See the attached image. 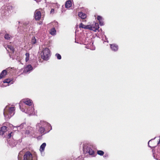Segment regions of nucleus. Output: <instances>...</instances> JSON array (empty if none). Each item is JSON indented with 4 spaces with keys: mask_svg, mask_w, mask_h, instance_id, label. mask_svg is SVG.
Listing matches in <instances>:
<instances>
[{
    "mask_svg": "<svg viewBox=\"0 0 160 160\" xmlns=\"http://www.w3.org/2000/svg\"><path fill=\"white\" fill-rule=\"evenodd\" d=\"M37 40L35 37H33L31 39V43L32 44H34L36 43Z\"/></svg>",
    "mask_w": 160,
    "mask_h": 160,
    "instance_id": "24",
    "label": "nucleus"
},
{
    "mask_svg": "<svg viewBox=\"0 0 160 160\" xmlns=\"http://www.w3.org/2000/svg\"><path fill=\"white\" fill-rule=\"evenodd\" d=\"M15 108L14 107L6 106L3 110V114L5 119H9L14 114Z\"/></svg>",
    "mask_w": 160,
    "mask_h": 160,
    "instance_id": "4",
    "label": "nucleus"
},
{
    "mask_svg": "<svg viewBox=\"0 0 160 160\" xmlns=\"http://www.w3.org/2000/svg\"><path fill=\"white\" fill-rule=\"evenodd\" d=\"M33 70V68L30 64L27 65L25 68L23 72L25 73H30L31 71Z\"/></svg>",
    "mask_w": 160,
    "mask_h": 160,
    "instance_id": "12",
    "label": "nucleus"
},
{
    "mask_svg": "<svg viewBox=\"0 0 160 160\" xmlns=\"http://www.w3.org/2000/svg\"><path fill=\"white\" fill-rule=\"evenodd\" d=\"M46 146V144L45 142H44L40 146L39 149V151L41 153L43 152L45 149V148Z\"/></svg>",
    "mask_w": 160,
    "mask_h": 160,
    "instance_id": "19",
    "label": "nucleus"
},
{
    "mask_svg": "<svg viewBox=\"0 0 160 160\" xmlns=\"http://www.w3.org/2000/svg\"><path fill=\"white\" fill-rule=\"evenodd\" d=\"M160 143V139H159V141L158 142V144H159Z\"/></svg>",
    "mask_w": 160,
    "mask_h": 160,
    "instance_id": "41",
    "label": "nucleus"
},
{
    "mask_svg": "<svg viewBox=\"0 0 160 160\" xmlns=\"http://www.w3.org/2000/svg\"><path fill=\"white\" fill-rule=\"evenodd\" d=\"M6 32V31L2 30L0 32V34H5V33Z\"/></svg>",
    "mask_w": 160,
    "mask_h": 160,
    "instance_id": "36",
    "label": "nucleus"
},
{
    "mask_svg": "<svg viewBox=\"0 0 160 160\" xmlns=\"http://www.w3.org/2000/svg\"><path fill=\"white\" fill-rule=\"evenodd\" d=\"M55 56L57 57L58 59L60 60L61 59V56L58 53H56L55 54Z\"/></svg>",
    "mask_w": 160,
    "mask_h": 160,
    "instance_id": "31",
    "label": "nucleus"
},
{
    "mask_svg": "<svg viewBox=\"0 0 160 160\" xmlns=\"http://www.w3.org/2000/svg\"><path fill=\"white\" fill-rule=\"evenodd\" d=\"M97 19L99 22V23L100 26H103L104 25L103 19L102 17L100 16H98L97 17Z\"/></svg>",
    "mask_w": 160,
    "mask_h": 160,
    "instance_id": "16",
    "label": "nucleus"
},
{
    "mask_svg": "<svg viewBox=\"0 0 160 160\" xmlns=\"http://www.w3.org/2000/svg\"><path fill=\"white\" fill-rule=\"evenodd\" d=\"M7 73V71L6 70H3L0 74V78L1 79L3 78Z\"/></svg>",
    "mask_w": 160,
    "mask_h": 160,
    "instance_id": "22",
    "label": "nucleus"
},
{
    "mask_svg": "<svg viewBox=\"0 0 160 160\" xmlns=\"http://www.w3.org/2000/svg\"><path fill=\"white\" fill-rule=\"evenodd\" d=\"M92 31L94 32H96L97 30H98L99 28V25L97 23H95L94 26H92Z\"/></svg>",
    "mask_w": 160,
    "mask_h": 160,
    "instance_id": "21",
    "label": "nucleus"
},
{
    "mask_svg": "<svg viewBox=\"0 0 160 160\" xmlns=\"http://www.w3.org/2000/svg\"><path fill=\"white\" fill-rule=\"evenodd\" d=\"M92 26L91 25H86L85 29H88L91 30H92Z\"/></svg>",
    "mask_w": 160,
    "mask_h": 160,
    "instance_id": "26",
    "label": "nucleus"
},
{
    "mask_svg": "<svg viewBox=\"0 0 160 160\" xmlns=\"http://www.w3.org/2000/svg\"><path fill=\"white\" fill-rule=\"evenodd\" d=\"M50 56V51L48 48L43 49L41 53L42 58L44 60H48Z\"/></svg>",
    "mask_w": 160,
    "mask_h": 160,
    "instance_id": "5",
    "label": "nucleus"
},
{
    "mask_svg": "<svg viewBox=\"0 0 160 160\" xmlns=\"http://www.w3.org/2000/svg\"><path fill=\"white\" fill-rule=\"evenodd\" d=\"M25 55L26 56L25 61L26 62H27L29 60L30 54L29 53L26 52Z\"/></svg>",
    "mask_w": 160,
    "mask_h": 160,
    "instance_id": "25",
    "label": "nucleus"
},
{
    "mask_svg": "<svg viewBox=\"0 0 160 160\" xmlns=\"http://www.w3.org/2000/svg\"><path fill=\"white\" fill-rule=\"evenodd\" d=\"M20 28V26H18V32H19V29Z\"/></svg>",
    "mask_w": 160,
    "mask_h": 160,
    "instance_id": "39",
    "label": "nucleus"
},
{
    "mask_svg": "<svg viewBox=\"0 0 160 160\" xmlns=\"http://www.w3.org/2000/svg\"><path fill=\"white\" fill-rule=\"evenodd\" d=\"M97 154L101 156H103L104 154V152L102 150H98L97 151Z\"/></svg>",
    "mask_w": 160,
    "mask_h": 160,
    "instance_id": "28",
    "label": "nucleus"
},
{
    "mask_svg": "<svg viewBox=\"0 0 160 160\" xmlns=\"http://www.w3.org/2000/svg\"><path fill=\"white\" fill-rule=\"evenodd\" d=\"M111 50L114 52L118 51V45L115 44H112L110 45Z\"/></svg>",
    "mask_w": 160,
    "mask_h": 160,
    "instance_id": "15",
    "label": "nucleus"
},
{
    "mask_svg": "<svg viewBox=\"0 0 160 160\" xmlns=\"http://www.w3.org/2000/svg\"><path fill=\"white\" fill-rule=\"evenodd\" d=\"M4 38L6 40H10L12 38V36L6 32L5 33Z\"/></svg>",
    "mask_w": 160,
    "mask_h": 160,
    "instance_id": "18",
    "label": "nucleus"
},
{
    "mask_svg": "<svg viewBox=\"0 0 160 160\" xmlns=\"http://www.w3.org/2000/svg\"><path fill=\"white\" fill-rule=\"evenodd\" d=\"M17 22L18 23V24H20V23L21 24H22V23L21 22H19V21H18Z\"/></svg>",
    "mask_w": 160,
    "mask_h": 160,
    "instance_id": "40",
    "label": "nucleus"
},
{
    "mask_svg": "<svg viewBox=\"0 0 160 160\" xmlns=\"http://www.w3.org/2000/svg\"><path fill=\"white\" fill-rule=\"evenodd\" d=\"M156 138V137H155L154 138H153V139H151L150 140L148 141V146L150 148H156V146H153L151 147V146H150L149 145V142H152V140H154V139H155V138Z\"/></svg>",
    "mask_w": 160,
    "mask_h": 160,
    "instance_id": "29",
    "label": "nucleus"
},
{
    "mask_svg": "<svg viewBox=\"0 0 160 160\" xmlns=\"http://www.w3.org/2000/svg\"><path fill=\"white\" fill-rule=\"evenodd\" d=\"M26 124L25 122L22 123L20 125L14 127V129H15V130H16V128H17V130L18 131H19L21 129H22L25 126Z\"/></svg>",
    "mask_w": 160,
    "mask_h": 160,
    "instance_id": "14",
    "label": "nucleus"
},
{
    "mask_svg": "<svg viewBox=\"0 0 160 160\" xmlns=\"http://www.w3.org/2000/svg\"><path fill=\"white\" fill-rule=\"evenodd\" d=\"M153 157L157 160H160V147H158L157 149H152Z\"/></svg>",
    "mask_w": 160,
    "mask_h": 160,
    "instance_id": "8",
    "label": "nucleus"
},
{
    "mask_svg": "<svg viewBox=\"0 0 160 160\" xmlns=\"http://www.w3.org/2000/svg\"><path fill=\"white\" fill-rule=\"evenodd\" d=\"M54 9L52 8L51 9V13H52V12H54Z\"/></svg>",
    "mask_w": 160,
    "mask_h": 160,
    "instance_id": "38",
    "label": "nucleus"
},
{
    "mask_svg": "<svg viewBox=\"0 0 160 160\" xmlns=\"http://www.w3.org/2000/svg\"><path fill=\"white\" fill-rule=\"evenodd\" d=\"M22 102L24 103L25 105H27L26 107H24L23 105L22 107V102H21L19 103V107L20 109L22 112H25L26 113L29 114V115H33L35 114L34 109L33 108V104L32 100L29 98H26L22 100Z\"/></svg>",
    "mask_w": 160,
    "mask_h": 160,
    "instance_id": "1",
    "label": "nucleus"
},
{
    "mask_svg": "<svg viewBox=\"0 0 160 160\" xmlns=\"http://www.w3.org/2000/svg\"><path fill=\"white\" fill-rule=\"evenodd\" d=\"M54 25L55 26V27H58V23L57 22H54Z\"/></svg>",
    "mask_w": 160,
    "mask_h": 160,
    "instance_id": "37",
    "label": "nucleus"
},
{
    "mask_svg": "<svg viewBox=\"0 0 160 160\" xmlns=\"http://www.w3.org/2000/svg\"><path fill=\"white\" fill-rule=\"evenodd\" d=\"M19 29V32H20V33H22V32H21V31H20V29Z\"/></svg>",
    "mask_w": 160,
    "mask_h": 160,
    "instance_id": "42",
    "label": "nucleus"
},
{
    "mask_svg": "<svg viewBox=\"0 0 160 160\" xmlns=\"http://www.w3.org/2000/svg\"><path fill=\"white\" fill-rule=\"evenodd\" d=\"M7 141L9 145L11 147H13L15 146L18 143L21 142L22 141V140L21 139H19L18 141H17L14 139H10L7 140Z\"/></svg>",
    "mask_w": 160,
    "mask_h": 160,
    "instance_id": "9",
    "label": "nucleus"
},
{
    "mask_svg": "<svg viewBox=\"0 0 160 160\" xmlns=\"http://www.w3.org/2000/svg\"><path fill=\"white\" fill-rule=\"evenodd\" d=\"M34 18L36 20H38L41 18V12L40 11H36L34 13Z\"/></svg>",
    "mask_w": 160,
    "mask_h": 160,
    "instance_id": "13",
    "label": "nucleus"
},
{
    "mask_svg": "<svg viewBox=\"0 0 160 160\" xmlns=\"http://www.w3.org/2000/svg\"><path fill=\"white\" fill-rule=\"evenodd\" d=\"M12 133V132H11L10 133L8 134L7 136V138H8V140L10 139V138L11 137Z\"/></svg>",
    "mask_w": 160,
    "mask_h": 160,
    "instance_id": "35",
    "label": "nucleus"
},
{
    "mask_svg": "<svg viewBox=\"0 0 160 160\" xmlns=\"http://www.w3.org/2000/svg\"><path fill=\"white\" fill-rule=\"evenodd\" d=\"M12 8V7L10 5H4L2 7L1 9V12L3 16H7L9 14V10Z\"/></svg>",
    "mask_w": 160,
    "mask_h": 160,
    "instance_id": "6",
    "label": "nucleus"
},
{
    "mask_svg": "<svg viewBox=\"0 0 160 160\" xmlns=\"http://www.w3.org/2000/svg\"><path fill=\"white\" fill-rule=\"evenodd\" d=\"M7 47L8 49H10L13 52H14V49L13 47L11 45H8Z\"/></svg>",
    "mask_w": 160,
    "mask_h": 160,
    "instance_id": "27",
    "label": "nucleus"
},
{
    "mask_svg": "<svg viewBox=\"0 0 160 160\" xmlns=\"http://www.w3.org/2000/svg\"><path fill=\"white\" fill-rule=\"evenodd\" d=\"M83 150L85 154V158H91L95 156L94 151L89 144H84L83 145Z\"/></svg>",
    "mask_w": 160,
    "mask_h": 160,
    "instance_id": "3",
    "label": "nucleus"
},
{
    "mask_svg": "<svg viewBox=\"0 0 160 160\" xmlns=\"http://www.w3.org/2000/svg\"><path fill=\"white\" fill-rule=\"evenodd\" d=\"M85 26H86V25H84L83 23H81L80 24V25H79V27L80 28H82L85 29Z\"/></svg>",
    "mask_w": 160,
    "mask_h": 160,
    "instance_id": "32",
    "label": "nucleus"
},
{
    "mask_svg": "<svg viewBox=\"0 0 160 160\" xmlns=\"http://www.w3.org/2000/svg\"><path fill=\"white\" fill-rule=\"evenodd\" d=\"M56 31L55 30V28H53L51 29L50 33L52 35H56Z\"/></svg>",
    "mask_w": 160,
    "mask_h": 160,
    "instance_id": "23",
    "label": "nucleus"
},
{
    "mask_svg": "<svg viewBox=\"0 0 160 160\" xmlns=\"http://www.w3.org/2000/svg\"><path fill=\"white\" fill-rule=\"evenodd\" d=\"M31 160H37V158L35 154L33 155V158Z\"/></svg>",
    "mask_w": 160,
    "mask_h": 160,
    "instance_id": "33",
    "label": "nucleus"
},
{
    "mask_svg": "<svg viewBox=\"0 0 160 160\" xmlns=\"http://www.w3.org/2000/svg\"><path fill=\"white\" fill-rule=\"evenodd\" d=\"M3 83H6L7 85H5L4 84H2L1 85V86L2 87H5L9 86V84H13V81L12 80L10 79H5L3 81Z\"/></svg>",
    "mask_w": 160,
    "mask_h": 160,
    "instance_id": "11",
    "label": "nucleus"
},
{
    "mask_svg": "<svg viewBox=\"0 0 160 160\" xmlns=\"http://www.w3.org/2000/svg\"><path fill=\"white\" fill-rule=\"evenodd\" d=\"M78 15L79 17L82 19H84L86 17V15L84 13L80 12L78 13Z\"/></svg>",
    "mask_w": 160,
    "mask_h": 160,
    "instance_id": "20",
    "label": "nucleus"
},
{
    "mask_svg": "<svg viewBox=\"0 0 160 160\" xmlns=\"http://www.w3.org/2000/svg\"><path fill=\"white\" fill-rule=\"evenodd\" d=\"M29 23L28 22H25L23 23V27H25L28 26V25Z\"/></svg>",
    "mask_w": 160,
    "mask_h": 160,
    "instance_id": "34",
    "label": "nucleus"
},
{
    "mask_svg": "<svg viewBox=\"0 0 160 160\" xmlns=\"http://www.w3.org/2000/svg\"><path fill=\"white\" fill-rule=\"evenodd\" d=\"M25 135L26 137H31L35 133L34 128L29 126L27 127L25 131Z\"/></svg>",
    "mask_w": 160,
    "mask_h": 160,
    "instance_id": "7",
    "label": "nucleus"
},
{
    "mask_svg": "<svg viewBox=\"0 0 160 160\" xmlns=\"http://www.w3.org/2000/svg\"><path fill=\"white\" fill-rule=\"evenodd\" d=\"M7 127L2 126L0 128V135H2L6 131Z\"/></svg>",
    "mask_w": 160,
    "mask_h": 160,
    "instance_id": "17",
    "label": "nucleus"
},
{
    "mask_svg": "<svg viewBox=\"0 0 160 160\" xmlns=\"http://www.w3.org/2000/svg\"><path fill=\"white\" fill-rule=\"evenodd\" d=\"M72 160H84L82 156H79L76 158H73Z\"/></svg>",
    "mask_w": 160,
    "mask_h": 160,
    "instance_id": "30",
    "label": "nucleus"
},
{
    "mask_svg": "<svg viewBox=\"0 0 160 160\" xmlns=\"http://www.w3.org/2000/svg\"><path fill=\"white\" fill-rule=\"evenodd\" d=\"M33 158V155L29 151L27 152L23 156V160H31Z\"/></svg>",
    "mask_w": 160,
    "mask_h": 160,
    "instance_id": "10",
    "label": "nucleus"
},
{
    "mask_svg": "<svg viewBox=\"0 0 160 160\" xmlns=\"http://www.w3.org/2000/svg\"><path fill=\"white\" fill-rule=\"evenodd\" d=\"M38 131L42 135L48 133L52 129V127L49 123L44 121H40L36 125Z\"/></svg>",
    "mask_w": 160,
    "mask_h": 160,
    "instance_id": "2",
    "label": "nucleus"
},
{
    "mask_svg": "<svg viewBox=\"0 0 160 160\" xmlns=\"http://www.w3.org/2000/svg\"><path fill=\"white\" fill-rule=\"evenodd\" d=\"M75 42L77 43V42L76 41H75Z\"/></svg>",
    "mask_w": 160,
    "mask_h": 160,
    "instance_id": "43",
    "label": "nucleus"
}]
</instances>
